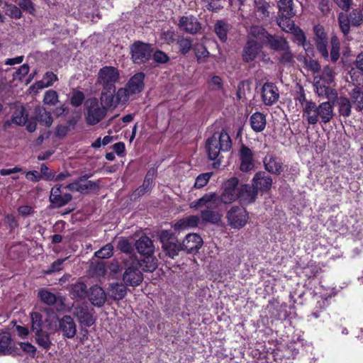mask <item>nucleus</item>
I'll use <instances>...</instances> for the list:
<instances>
[{"label": "nucleus", "mask_w": 363, "mask_h": 363, "mask_svg": "<svg viewBox=\"0 0 363 363\" xmlns=\"http://www.w3.org/2000/svg\"><path fill=\"white\" fill-rule=\"evenodd\" d=\"M145 257L142 263L140 262V267H142L145 272H153L157 267V259L152 255Z\"/></svg>", "instance_id": "obj_46"}, {"label": "nucleus", "mask_w": 363, "mask_h": 363, "mask_svg": "<svg viewBox=\"0 0 363 363\" xmlns=\"http://www.w3.org/2000/svg\"><path fill=\"white\" fill-rule=\"evenodd\" d=\"M23 347V342L17 344L11 337L10 333L3 331L0 333V355H18Z\"/></svg>", "instance_id": "obj_9"}, {"label": "nucleus", "mask_w": 363, "mask_h": 363, "mask_svg": "<svg viewBox=\"0 0 363 363\" xmlns=\"http://www.w3.org/2000/svg\"><path fill=\"white\" fill-rule=\"evenodd\" d=\"M88 298L94 306L101 307L106 301V294L101 286L94 285L89 289Z\"/></svg>", "instance_id": "obj_25"}, {"label": "nucleus", "mask_w": 363, "mask_h": 363, "mask_svg": "<svg viewBox=\"0 0 363 363\" xmlns=\"http://www.w3.org/2000/svg\"><path fill=\"white\" fill-rule=\"evenodd\" d=\"M220 203L219 196L216 193H208L204 194L201 198L193 201L190 207L194 208H199L201 207H206V210L216 209Z\"/></svg>", "instance_id": "obj_14"}, {"label": "nucleus", "mask_w": 363, "mask_h": 363, "mask_svg": "<svg viewBox=\"0 0 363 363\" xmlns=\"http://www.w3.org/2000/svg\"><path fill=\"white\" fill-rule=\"evenodd\" d=\"M203 240L196 233L188 234L182 243L183 250L187 253L196 252L202 246Z\"/></svg>", "instance_id": "obj_22"}, {"label": "nucleus", "mask_w": 363, "mask_h": 363, "mask_svg": "<svg viewBox=\"0 0 363 363\" xmlns=\"http://www.w3.org/2000/svg\"><path fill=\"white\" fill-rule=\"evenodd\" d=\"M88 177L89 176L87 175L82 176L74 182L65 186V189L81 194H85L90 190L98 189L99 184L95 182L87 180Z\"/></svg>", "instance_id": "obj_13"}, {"label": "nucleus", "mask_w": 363, "mask_h": 363, "mask_svg": "<svg viewBox=\"0 0 363 363\" xmlns=\"http://www.w3.org/2000/svg\"><path fill=\"white\" fill-rule=\"evenodd\" d=\"M72 313L82 327H91L96 320L94 309L86 303L74 304Z\"/></svg>", "instance_id": "obj_5"}, {"label": "nucleus", "mask_w": 363, "mask_h": 363, "mask_svg": "<svg viewBox=\"0 0 363 363\" xmlns=\"http://www.w3.org/2000/svg\"><path fill=\"white\" fill-rule=\"evenodd\" d=\"M40 300L46 304L53 305L57 301L56 296L48 290L42 289L38 292Z\"/></svg>", "instance_id": "obj_54"}, {"label": "nucleus", "mask_w": 363, "mask_h": 363, "mask_svg": "<svg viewBox=\"0 0 363 363\" xmlns=\"http://www.w3.org/2000/svg\"><path fill=\"white\" fill-rule=\"evenodd\" d=\"M295 100L298 101L301 106L302 113L308 108L310 104H312L313 101L308 100L306 97L304 89L302 86L300 87V91L297 93L295 96Z\"/></svg>", "instance_id": "obj_53"}, {"label": "nucleus", "mask_w": 363, "mask_h": 363, "mask_svg": "<svg viewBox=\"0 0 363 363\" xmlns=\"http://www.w3.org/2000/svg\"><path fill=\"white\" fill-rule=\"evenodd\" d=\"M339 112L344 117H348L351 114V103L346 97L339 99Z\"/></svg>", "instance_id": "obj_50"}, {"label": "nucleus", "mask_w": 363, "mask_h": 363, "mask_svg": "<svg viewBox=\"0 0 363 363\" xmlns=\"http://www.w3.org/2000/svg\"><path fill=\"white\" fill-rule=\"evenodd\" d=\"M266 123V117L260 112H256L250 117V125L255 132H262L265 128Z\"/></svg>", "instance_id": "obj_32"}, {"label": "nucleus", "mask_w": 363, "mask_h": 363, "mask_svg": "<svg viewBox=\"0 0 363 363\" xmlns=\"http://www.w3.org/2000/svg\"><path fill=\"white\" fill-rule=\"evenodd\" d=\"M262 97L265 105H273L279 98L278 88L273 83H265L262 89Z\"/></svg>", "instance_id": "obj_20"}, {"label": "nucleus", "mask_w": 363, "mask_h": 363, "mask_svg": "<svg viewBox=\"0 0 363 363\" xmlns=\"http://www.w3.org/2000/svg\"><path fill=\"white\" fill-rule=\"evenodd\" d=\"M58 102V94L54 90H48L45 91L43 97V103L50 106H55Z\"/></svg>", "instance_id": "obj_55"}, {"label": "nucleus", "mask_w": 363, "mask_h": 363, "mask_svg": "<svg viewBox=\"0 0 363 363\" xmlns=\"http://www.w3.org/2000/svg\"><path fill=\"white\" fill-rule=\"evenodd\" d=\"M130 94V91H129L127 87L119 89L117 92L115 93L116 105L119 104L120 103L126 102L128 100Z\"/></svg>", "instance_id": "obj_57"}, {"label": "nucleus", "mask_w": 363, "mask_h": 363, "mask_svg": "<svg viewBox=\"0 0 363 363\" xmlns=\"http://www.w3.org/2000/svg\"><path fill=\"white\" fill-rule=\"evenodd\" d=\"M269 4L264 0L255 1V13L260 21L267 19L269 16Z\"/></svg>", "instance_id": "obj_35"}, {"label": "nucleus", "mask_w": 363, "mask_h": 363, "mask_svg": "<svg viewBox=\"0 0 363 363\" xmlns=\"http://www.w3.org/2000/svg\"><path fill=\"white\" fill-rule=\"evenodd\" d=\"M330 60L333 62H336L340 57V44L339 39L336 36H333L330 40Z\"/></svg>", "instance_id": "obj_48"}, {"label": "nucleus", "mask_w": 363, "mask_h": 363, "mask_svg": "<svg viewBox=\"0 0 363 363\" xmlns=\"http://www.w3.org/2000/svg\"><path fill=\"white\" fill-rule=\"evenodd\" d=\"M214 209L203 210L201 212V217L204 222L216 223L220 220L219 214Z\"/></svg>", "instance_id": "obj_49"}, {"label": "nucleus", "mask_w": 363, "mask_h": 363, "mask_svg": "<svg viewBox=\"0 0 363 363\" xmlns=\"http://www.w3.org/2000/svg\"><path fill=\"white\" fill-rule=\"evenodd\" d=\"M194 50L198 61H201L202 59L207 57L209 55L208 51L202 44H196L194 46Z\"/></svg>", "instance_id": "obj_61"}, {"label": "nucleus", "mask_w": 363, "mask_h": 363, "mask_svg": "<svg viewBox=\"0 0 363 363\" xmlns=\"http://www.w3.org/2000/svg\"><path fill=\"white\" fill-rule=\"evenodd\" d=\"M294 35V41L296 42L298 45H301L305 43L306 40V38L303 31L298 27L296 26V28L290 32Z\"/></svg>", "instance_id": "obj_59"}, {"label": "nucleus", "mask_w": 363, "mask_h": 363, "mask_svg": "<svg viewBox=\"0 0 363 363\" xmlns=\"http://www.w3.org/2000/svg\"><path fill=\"white\" fill-rule=\"evenodd\" d=\"M70 294L74 298L84 299L88 296L89 291H87L86 285L82 281H78L72 284L70 286Z\"/></svg>", "instance_id": "obj_34"}, {"label": "nucleus", "mask_w": 363, "mask_h": 363, "mask_svg": "<svg viewBox=\"0 0 363 363\" xmlns=\"http://www.w3.org/2000/svg\"><path fill=\"white\" fill-rule=\"evenodd\" d=\"M206 150L208 157L211 160L218 159L219 155L222 152H228L232 147V140L228 133L222 130L213 133L206 141Z\"/></svg>", "instance_id": "obj_2"}, {"label": "nucleus", "mask_w": 363, "mask_h": 363, "mask_svg": "<svg viewBox=\"0 0 363 363\" xmlns=\"http://www.w3.org/2000/svg\"><path fill=\"white\" fill-rule=\"evenodd\" d=\"M228 225L233 228L240 229L245 225L248 220V214L242 207L233 206L227 212Z\"/></svg>", "instance_id": "obj_10"}, {"label": "nucleus", "mask_w": 363, "mask_h": 363, "mask_svg": "<svg viewBox=\"0 0 363 363\" xmlns=\"http://www.w3.org/2000/svg\"><path fill=\"white\" fill-rule=\"evenodd\" d=\"M11 108L17 109V113H13L11 123L21 125L23 123V105L20 102L14 103Z\"/></svg>", "instance_id": "obj_51"}, {"label": "nucleus", "mask_w": 363, "mask_h": 363, "mask_svg": "<svg viewBox=\"0 0 363 363\" xmlns=\"http://www.w3.org/2000/svg\"><path fill=\"white\" fill-rule=\"evenodd\" d=\"M120 77L119 71L112 66H105L99 69L97 82L102 88L116 89V84Z\"/></svg>", "instance_id": "obj_8"}, {"label": "nucleus", "mask_w": 363, "mask_h": 363, "mask_svg": "<svg viewBox=\"0 0 363 363\" xmlns=\"http://www.w3.org/2000/svg\"><path fill=\"white\" fill-rule=\"evenodd\" d=\"M268 42L270 47L277 51H282L289 48L288 42L283 38H276L269 35Z\"/></svg>", "instance_id": "obj_39"}, {"label": "nucleus", "mask_w": 363, "mask_h": 363, "mask_svg": "<svg viewBox=\"0 0 363 363\" xmlns=\"http://www.w3.org/2000/svg\"><path fill=\"white\" fill-rule=\"evenodd\" d=\"M337 21L340 30L346 36L351 26L359 27L363 23V12L359 9H354L349 13L340 12Z\"/></svg>", "instance_id": "obj_4"}, {"label": "nucleus", "mask_w": 363, "mask_h": 363, "mask_svg": "<svg viewBox=\"0 0 363 363\" xmlns=\"http://www.w3.org/2000/svg\"><path fill=\"white\" fill-rule=\"evenodd\" d=\"M85 120L88 125H94L101 121L106 115V108L99 105L96 99L92 98L85 102Z\"/></svg>", "instance_id": "obj_6"}, {"label": "nucleus", "mask_w": 363, "mask_h": 363, "mask_svg": "<svg viewBox=\"0 0 363 363\" xmlns=\"http://www.w3.org/2000/svg\"><path fill=\"white\" fill-rule=\"evenodd\" d=\"M350 96L353 104H356L358 111L363 109V91L359 87L354 88L350 92Z\"/></svg>", "instance_id": "obj_42"}, {"label": "nucleus", "mask_w": 363, "mask_h": 363, "mask_svg": "<svg viewBox=\"0 0 363 363\" xmlns=\"http://www.w3.org/2000/svg\"><path fill=\"white\" fill-rule=\"evenodd\" d=\"M238 179L232 177L224 183V189L219 196L220 202L230 203L238 199L239 194Z\"/></svg>", "instance_id": "obj_12"}, {"label": "nucleus", "mask_w": 363, "mask_h": 363, "mask_svg": "<svg viewBox=\"0 0 363 363\" xmlns=\"http://www.w3.org/2000/svg\"><path fill=\"white\" fill-rule=\"evenodd\" d=\"M327 40H315L317 50L325 59H328L329 57L328 51L327 49Z\"/></svg>", "instance_id": "obj_60"}, {"label": "nucleus", "mask_w": 363, "mask_h": 363, "mask_svg": "<svg viewBox=\"0 0 363 363\" xmlns=\"http://www.w3.org/2000/svg\"><path fill=\"white\" fill-rule=\"evenodd\" d=\"M261 48L262 46L256 40H248L242 50V60L247 63L254 61L260 52Z\"/></svg>", "instance_id": "obj_21"}, {"label": "nucleus", "mask_w": 363, "mask_h": 363, "mask_svg": "<svg viewBox=\"0 0 363 363\" xmlns=\"http://www.w3.org/2000/svg\"><path fill=\"white\" fill-rule=\"evenodd\" d=\"M117 248L126 255V257L130 255H134L133 252L134 250L133 245L125 238H121L117 244Z\"/></svg>", "instance_id": "obj_47"}, {"label": "nucleus", "mask_w": 363, "mask_h": 363, "mask_svg": "<svg viewBox=\"0 0 363 363\" xmlns=\"http://www.w3.org/2000/svg\"><path fill=\"white\" fill-rule=\"evenodd\" d=\"M3 8L5 10L6 14L11 18H19L21 16L20 9H18L16 5L4 3Z\"/></svg>", "instance_id": "obj_56"}, {"label": "nucleus", "mask_w": 363, "mask_h": 363, "mask_svg": "<svg viewBox=\"0 0 363 363\" xmlns=\"http://www.w3.org/2000/svg\"><path fill=\"white\" fill-rule=\"evenodd\" d=\"M35 119L46 127H50L53 122L50 112L47 111L43 107L35 108Z\"/></svg>", "instance_id": "obj_36"}, {"label": "nucleus", "mask_w": 363, "mask_h": 363, "mask_svg": "<svg viewBox=\"0 0 363 363\" xmlns=\"http://www.w3.org/2000/svg\"><path fill=\"white\" fill-rule=\"evenodd\" d=\"M333 116V105L329 101L322 102L318 105L313 101L303 113L302 118L308 124L315 125L319 121L323 124L329 123Z\"/></svg>", "instance_id": "obj_1"}, {"label": "nucleus", "mask_w": 363, "mask_h": 363, "mask_svg": "<svg viewBox=\"0 0 363 363\" xmlns=\"http://www.w3.org/2000/svg\"><path fill=\"white\" fill-rule=\"evenodd\" d=\"M35 333V340L38 345L45 350H48L52 343L48 334L44 331H37Z\"/></svg>", "instance_id": "obj_44"}, {"label": "nucleus", "mask_w": 363, "mask_h": 363, "mask_svg": "<svg viewBox=\"0 0 363 363\" xmlns=\"http://www.w3.org/2000/svg\"><path fill=\"white\" fill-rule=\"evenodd\" d=\"M126 286L125 283H111L108 288V294L113 300H121L126 295Z\"/></svg>", "instance_id": "obj_30"}, {"label": "nucleus", "mask_w": 363, "mask_h": 363, "mask_svg": "<svg viewBox=\"0 0 363 363\" xmlns=\"http://www.w3.org/2000/svg\"><path fill=\"white\" fill-rule=\"evenodd\" d=\"M263 162L265 169L269 173L279 175L283 171L282 163L280 160L272 154H267Z\"/></svg>", "instance_id": "obj_27"}, {"label": "nucleus", "mask_w": 363, "mask_h": 363, "mask_svg": "<svg viewBox=\"0 0 363 363\" xmlns=\"http://www.w3.org/2000/svg\"><path fill=\"white\" fill-rule=\"evenodd\" d=\"M252 184L257 191H267L271 189L272 179L264 172H258L253 177Z\"/></svg>", "instance_id": "obj_24"}, {"label": "nucleus", "mask_w": 363, "mask_h": 363, "mask_svg": "<svg viewBox=\"0 0 363 363\" xmlns=\"http://www.w3.org/2000/svg\"><path fill=\"white\" fill-rule=\"evenodd\" d=\"M113 255V246L108 243L94 253L95 257L100 259H108Z\"/></svg>", "instance_id": "obj_52"}, {"label": "nucleus", "mask_w": 363, "mask_h": 363, "mask_svg": "<svg viewBox=\"0 0 363 363\" xmlns=\"http://www.w3.org/2000/svg\"><path fill=\"white\" fill-rule=\"evenodd\" d=\"M257 195V191L249 184L242 185L239 188L238 199L242 204H249L254 202Z\"/></svg>", "instance_id": "obj_26"}, {"label": "nucleus", "mask_w": 363, "mask_h": 363, "mask_svg": "<svg viewBox=\"0 0 363 363\" xmlns=\"http://www.w3.org/2000/svg\"><path fill=\"white\" fill-rule=\"evenodd\" d=\"M229 27V24L222 20L218 21L214 26L215 33L222 42H225L227 40Z\"/></svg>", "instance_id": "obj_40"}, {"label": "nucleus", "mask_w": 363, "mask_h": 363, "mask_svg": "<svg viewBox=\"0 0 363 363\" xmlns=\"http://www.w3.org/2000/svg\"><path fill=\"white\" fill-rule=\"evenodd\" d=\"M206 4L208 10L213 12H218L223 6L220 3L221 0H203Z\"/></svg>", "instance_id": "obj_62"}, {"label": "nucleus", "mask_w": 363, "mask_h": 363, "mask_svg": "<svg viewBox=\"0 0 363 363\" xmlns=\"http://www.w3.org/2000/svg\"><path fill=\"white\" fill-rule=\"evenodd\" d=\"M116 89H104L102 88L100 101L103 106L106 108L116 106V102L115 99Z\"/></svg>", "instance_id": "obj_31"}, {"label": "nucleus", "mask_w": 363, "mask_h": 363, "mask_svg": "<svg viewBox=\"0 0 363 363\" xmlns=\"http://www.w3.org/2000/svg\"><path fill=\"white\" fill-rule=\"evenodd\" d=\"M135 246L138 252L144 256L152 255L154 245L151 239L147 236H142L135 242Z\"/></svg>", "instance_id": "obj_29"}, {"label": "nucleus", "mask_w": 363, "mask_h": 363, "mask_svg": "<svg viewBox=\"0 0 363 363\" xmlns=\"http://www.w3.org/2000/svg\"><path fill=\"white\" fill-rule=\"evenodd\" d=\"M144 79L145 74L143 72L137 73L130 79L126 84V87L130 91V94H135L143 91L144 88Z\"/></svg>", "instance_id": "obj_28"}, {"label": "nucleus", "mask_w": 363, "mask_h": 363, "mask_svg": "<svg viewBox=\"0 0 363 363\" xmlns=\"http://www.w3.org/2000/svg\"><path fill=\"white\" fill-rule=\"evenodd\" d=\"M124 272L123 281L125 284L130 286H139L143 280V274L140 270V262L135 255L122 258Z\"/></svg>", "instance_id": "obj_3"}, {"label": "nucleus", "mask_w": 363, "mask_h": 363, "mask_svg": "<svg viewBox=\"0 0 363 363\" xmlns=\"http://www.w3.org/2000/svg\"><path fill=\"white\" fill-rule=\"evenodd\" d=\"M177 26L182 31L192 35L197 33L201 28L198 19L192 15L180 17Z\"/></svg>", "instance_id": "obj_15"}, {"label": "nucleus", "mask_w": 363, "mask_h": 363, "mask_svg": "<svg viewBox=\"0 0 363 363\" xmlns=\"http://www.w3.org/2000/svg\"><path fill=\"white\" fill-rule=\"evenodd\" d=\"M292 17L293 16H278L277 18V24L286 33H290L296 28L294 22L291 19Z\"/></svg>", "instance_id": "obj_41"}, {"label": "nucleus", "mask_w": 363, "mask_h": 363, "mask_svg": "<svg viewBox=\"0 0 363 363\" xmlns=\"http://www.w3.org/2000/svg\"><path fill=\"white\" fill-rule=\"evenodd\" d=\"M277 5L278 16H294L296 15L293 0H279Z\"/></svg>", "instance_id": "obj_33"}, {"label": "nucleus", "mask_w": 363, "mask_h": 363, "mask_svg": "<svg viewBox=\"0 0 363 363\" xmlns=\"http://www.w3.org/2000/svg\"><path fill=\"white\" fill-rule=\"evenodd\" d=\"M58 80L57 76L52 72H47L43 79L36 82L34 84L30 86L27 93L29 94H37L40 90L44 88L51 86L54 82Z\"/></svg>", "instance_id": "obj_18"}, {"label": "nucleus", "mask_w": 363, "mask_h": 363, "mask_svg": "<svg viewBox=\"0 0 363 363\" xmlns=\"http://www.w3.org/2000/svg\"><path fill=\"white\" fill-rule=\"evenodd\" d=\"M159 237L162 249L169 257L173 259L178 255L180 251L183 250L182 243L178 242L172 230H162Z\"/></svg>", "instance_id": "obj_7"}, {"label": "nucleus", "mask_w": 363, "mask_h": 363, "mask_svg": "<svg viewBox=\"0 0 363 363\" xmlns=\"http://www.w3.org/2000/svg\"><path fill=\"white\" fill-rule=\"evenodd\" d=\"M62 185H55L50 191V201L55 207L60 208L67 204L72 199L70 194H62Z\"/></svg>", "instance_id": "obj_17"}, {"label": "nucleus", "mask_w": 363, "mask_h": 363, "mask_svg": "<svg viewBox=\"0 0 363 363\" xmlns=\"http://www.w3.org/2000/svg\"><path fill=\"white\" fill-rule=\"evenodd\" d=\"M132 59L135 63L140 64L148 60L152 49L150 44L140 41L135 43L130 48Z\"/></svg>", "instance_id": "obj_11"}, {"label": "nucleus", "mask_w": 363, "mask_h": 363, "mask_svg": "<svg viewBox=\"0 0 363 363\" xmlns=\"http://www.w3.org/2000/svg\"><path fill=\"white\" fill-rule=\"evenodd\" d=\"M177 44L181 54H187L192 48V40L189 38L179 36L177 38Z\"/></svg>", "instance_id": "obj_45"}, {"label": "nucleus", "mask_w": 363, "mask_h": 363, "mask_svg": "<svg viewBox=\"0 0 363 363\" xmlns=\"http://www.w3.org/2000/svg\"><path fill=\"white\" fill-rule=\"evenodd\" d=\"M59 330L63 337L72 339L77 334V324L71 315H65L59 320Z\"/></svg>", "instance_id": "obj_16"}, {"label": "nucleus", "mask_w": 363, "mask_h": 363, "mask_svg": "<svg viewBox=\"0 0 363 363\" xmlns=\"http://www.w3.org/2000/svg\"><path fill=\"white\" fill-rule=\"evenodd\" d=\"M84 99V96L82 92L81 91H76L73 93L72 97H71V104L74 106H80L83 101Z\"/></svg>", "instance_id": "obj_64"}, {"label": "nucleus", "mask_w": 363, "mask_h": 363, "mask_svg": "<svg viewBox=\"0 0 363 363\" xmlns=\"http://www.w3.org/2000/svg\"><path fill=\"white\" fill-rule=\"evenodd\" d=\"M31 325L33 331H43L45 324L43 320V315L38 312H33L30 315Z\"/></svg>", "instance_id": "obj_43"}, {"label": "nucleus", "mask_w": 363, "mask_h": 363, "mask_svg": "<svg viewBox=\"0 0 363 363\" xmlns=\"http://www.w3.org/2000/svg\"><path fill=\"white\" fill-rule=\"evenodd\" d=\"M240 167L242 172H247L255 167L253 152L251 149L245 145H242L239 151Z\"/></svg>", "instance_id": "obj_19"}, {"label": "nucleus", "mask_w": 363, "mask_h": 363, "mask_svg": "<svg viewBox=\"0 0 363 363\" xmlns=\"http://www.w3.org/2000/svg\"><path fill=\"white\" fill-rule=\"evenodd\" d=\"M199 217L198 216H189L179 220L174 225L177 230L185 229L188 228L196 227L199 223Z\"/></svg>", "instance_id": "obj_37"}, {"label": "nucleus", "mask_w": 363, "mask_h": 363, "mask_svg": "<svg viewBox=\"0 0 363 363\" xmlns=\"http://www.w3.org/2000/svg\"><path fill=\"white\" fill-rule=\"evenodd\" d=\"M212 176V172H206L199 174L195 181L194 187L201 189L205 186Z\"/></svg>", "instance_id": "obj_58"}, {"label": "nucleus", "mask_w": 363, "mask_h": 363, "mask_svg": "<svg viewBox=\"0 0 363 363\" xmlns=\"http://www.w3.org/2000/svg\"><path fill=\"white\" fill-rule=\"evenodd\" d=\"M315 92L320 98L328 99L329 101L335 99L337 97V93L335 89L325 85L323 81L313 79Z\"/></svg>", "instance_id": "obj_23"}, {"label": "nucleus", "mask_w": 363, "mask_h": 363, "mask_svg": "<svg viewBox=\"0 0 363 363\" xmlns=\"http://www.w3.org/2000/svg\"><path fill=\"white\" fill-rule=\"evenodd\" d=\"M335 75L334 68L326 65L323 67L321 74L315 76L314 78L323 81L327 84H330L334 82Z\"/></svg>", "instance_id": "obj_38"}, {"label": "nucleus", "mask_w": 363, "mask_h": 363, "mask_svg": "<svg viewBox=\"0 0 363 363\" xmlns=\"http://www.w3.org/2000/svg\"><path fill=\"white\" fill-rule=\"evenodd\" d=\"M94 272L96 276L104 277L107 272V265L104 262H98L94 267Z\"/></svg>", "instance_id": "obj_63"}]
</instances>
